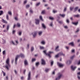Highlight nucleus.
Here are the masks:
<instances>
[{
    "label": "nucleus",
    "instance_id": "f257e3e1",
    "mask_svg": "<svg viewBox=\"0 0 80 80\" xmlns=\"http://www.w3.org/2000/svg\"><path fill=\"white\" fill-rule=\"evenodd\" d=\"M20 57H21L22 58H23L25 57L24 54H21L20 55L16 56L15 60V64H16V65H17V60H18V58H20Z\"/></svg>",
    "mask_w": 80,
    "mask_h": 80
},
{
    "label": "nucleus",
    "instance_id": "f03ea898",
    "mask_svg": "<svg viewBox=\"0 0 80 80\" xmlns=\"http://www.w3.org/2000/svg\"><path fill=\"white\" fill-rule=\"evenodd\" d=\"M6 63L7 64L4 66V67L8 70H9V68H8V67H10V63H9V58H8L7 59L6 61Z\"/></svg>",
    "mask_w": 80,
    "mask_h": 80
},
{
    "label": "nucleus",
    "instance_id": "7ed1b4c3",
    "mask_svg": "<svg viewBox=\"0 0 80 80\" xmlns=\"http://www.w3.org/2000/svg\"><path fill=\"white\" fill-rule=\"evenodd\" d=\"M58 77L56 78V80H58L59 79H60L61 77H62V74L60 72H59L58 74Z\"/></svg>",
    "mask_w": 80,
    "mask_h": 80
},
{
    "label": "nucleus",
    "instance_id": "20e7f679",
    "mask_svg": "<svg viewBox=\"0 0 80 80\" xmlns=\"http://www.w3.org/2000/svg\"><path fill=\"white\" fill-rule=\"evenodd\" d=\"M72 60H68L66 62V64H67V65H70L71 63H72Z\"/></svg>",
    "mask_w": 80,
    "mask_h": 80
},
{
    "label": "nucleus",
    "instance_id": "39448f33",
    "mask_svg": "<svg viewBox=\"0 0 80 80\" xmlns=\"http://www.w3.org/2000/svg\"><path fill=\"white\" fill-rule=\"evenodd\" d=\"M15 42L16 43H15V42H13V41H11V42L12 43V45H17L18 44V40H15Z\"/></svg>",
    "mask_w": 80,
    "mask_h": 80
},
{
    "label": "nucleus",
    "instance_id": "423d86ee",
    "mask_svg": "<svg viewBox=\"0 0 80 80\" xmlns=\"http://www.w3.org/2000/svg\"><path fill=\"white\" fill-rule=\"evenodd\" d=\"M71 70H72V71H75V69L77 68V67L74 66H72L71 67Z\"/></svg>",
    "mask_w": 80,
    "mask_h": 80
},
{
    "label": "nucleus",
    "instance_id": "0eeeda50",
    "mask_svg": "<svg viewBox=\"0 0 80 80\" xmlns=\"http://www.w3.org/2000/svg\"><path fill=\"white\" fill-rule=\"evenodd\" d=\"M43 53H45L46 55H48L49 58H51V55H50V53H47V51L45 50L43 51Z\"/></svg>",
    "mask_w": 80,
    "mask_h": 80
},
{
    "label": "nucleus",
    "instance_id": "6e6552de",
    "mask_svg": "<svg viewBox=\"0 0 80 80\" xmlns=\"http://www.w3.org/2000/svg\"><path fill=\"white\" fill-rule=\"evenodd\" d=\"M37 33V31L34 32L32 33L33 37H35Z\"/></svg>",
    "mask_w": 80,
    "mask_h": 80
},
{
    "label": "nucleus",
    "instance_id": "1a4fd4ad",
    "mask_svg": "<svg viewBox=\"0 0 80 80\" xmlns=\"http://www.w3.org/2000/svg\"><path fill=\"white\" fill-rule=\"evenodd\" d=\"M57 63L59 67H60V68H62L63 66V64L61 63H60L59 62H58Z\"/></svg>",
    "mask_w": 80,
    "mask_h": 80
},
{
    "label": "nucleus",
    "instance_id": "9d476101",
    "mask_svg": "<svg viewBox=\"0 0 80 80\" xmlns=\"http://www.w3.org/2000/svg\"><path fill=\"white\" fill-rule=\"evenodd\" d=\"M42 65H45L46 63H45V60L43 59H42Z\"/></svg>",
    "mask_w": 80,
    "mask_h": 80
},
{
    "label": "nucleus",
    "instance_id": "9b49d317",
    "mask_svg": "<svg viewBox=\"0 0 80 80\" xmlns=\"http://www.w3.org/2000/svg\"><path fill=\"white\" fill-rule=\"evenodd\" d=\"M31 72H29V74L28 75V80H29L31 79V78H30V75H31Z\"/></svg>",
    "mask_w": 80,
    "mask_h": 80
},
{
    "label": "nucleus",
    "instance_id": "f8f14e48",
    "mask_svg": "<svg viewBox=\"0 0 80 80\" xmlns=\"http://www.w3.org/2000/svg\"><path fill=\"white\" fill-rule=\"evenodd\" d=\"M35 23L36 25H39V20L38 19H35Z\"/></svg>",
    "mask_w": 80,
    "mask_h": 80
},
{
    "label": "nucleus",
    "instance_id": "ddd939ff",
    "mask_svg": "<svg viewBox=\"0 0 80 80\" xmlns=\"http://www.w3.org/2000/svg\"><path fill=\"white\" fill-rule=\"evenodd\" d=\"M42 33H43L42 31H39L38 32V34L39 36H41L42 35Z\"/></svg>",
    "mask_w": 80,
    "mask_h": 80
},
{
    "label": "nucleus",
    "instance_id": "4468645a",
    "mask_svg": "<svg viewBox=\"0 0 80 80\" xmlns=\"http://www.w3.org/2000/svg\"><path fill=\"white\" fill-rule=\"evenodd\" d=\"M60 16H61V17H62V18H64L65 17V14H59Z\"/></svg>",
    "mask_w": 80,
    "mask_h": 80
},
{
    "label": "nucleus",
    "instance_id": "2eb2a0df",
    "mask_svg": "<svg viewBox=\"0 0 80 80\" xmlns=\"http://www.w3.org/2000/svg\"><path fill=\"white\" fill-rule=\"evenodd\" d=\"M79 31L80 29L78 28L76 29V31H75V33H78V32H79Z\"/></svg>",
    "mask_w": 80,
    "mask_h": 80
},
{
    "label": "nucleus",
    "instance_id": "dca6fc26",
    "mask_svg": "<svg viewBox=\"0 0 80 80\" xmlns=\"http://www.w3.org/2000/svg\"><path fill=\"white\" fill-rule=\"evenodd\" d=\"M78 9V7H76L74 8V10L73 11L74 12H76L77 11Z\"/></svg>",
    "mask_w": 80,
    "mask_h": 80
},
{
    "label": "nucleus",
    "instance_id": "f3484780",
    "mask_svg": "<svg viewBox=\"0 0 80 80\" xmlns=\"http://www.w3.org/2000/svg\"><path fill=\"white\" fill-rule=\"evenodd\" d=\"M42 26L43 27V28H44V29L46 28V26L44 23H43L42 24Z\"/></svg>",
    "mask_w": 80,
    "mask_h": 80
},
{
    "label": "nucleus",
    "instance_id": "a211bd4d",
    "mask_svg": "<svg viewBox=\"0 0 80 80\" xmlns=\"http://www.w3.org/2000/svg\"><path fill=\"white\" fill-rule=\"evenodd\" d=\"M58 54H59V56H61V55L65 56V54H63L62 52H60Z\"/></svg>",
    "mask_w": 80,
    "mask_h": 80
},
{
    "label": "nucleus",
    "instance_id": "6ab92c4d",
    "mask_svg": "<svg viewBox=\"0 0 80 80\" xmlns=\"http://www.w3.org/2000/svg\"><path fill=\"white\" fill-rule=\"evenodd\" d=\"M59 48V46H57L55 48V50L56 52H58V51H59V50H58V48Z\"/></svg>",
    "mask_w": 80,
    "mask_h": 80
},
{
    "label": "nucleus",
    "instance_id": "aec40b11",
    "mask_svg": "<svg viewBox=\"0 0 80 80\" xmlns=\"http://www.w3.org/2000/svg\"><path fill=\"white\" fill-rule=\"evenodd\" d=\"M69 45H71V46H74V44L73 42H70L68 44Z\"/></svg>",
    "mask_w": 80,
    "mask_h": 80
},
{
    "label": "nucleus",
    "instance_id": "412c9836",
    "mask_svg": "<svg viewBox=\"0 0 80 80\" xmlns=\"http://www.w3.org/2000/svg\"><path fill=\"white\" fill-rule=\"evenodd\" d=\"M24 64L26 66L28 65V62H27V61L26 60L24 61Z\"/></svg>",
    "mask_w": 80,
    "mask_h": 80
},
{
    "label": "nucleus",
    "instance_id": "4be33fe9",
    "mask_svg": "<svg viewBox=\"0 0 80 80\" xmlns=\"http://www.w3.org/2000/svg\"><path fill=\"white\" fill-rule=\"evenodd\" d=\"M40 50H42L43 49H45V48L43 46H40L39 47Z\"/></svg>",
    "mask_w": 80,
    "mask_h": 80
},
{
    "label": "nucleus",
    "instance_id": "5701e85b",
    "mask_svg": "<svg viewBox=\"0 0 80 80\" xmlns=\"http://www.w3.org/2000/svg\"><path fill=\"white\" fill-rule=\"evenodd\" d=\"M22 32L21 31H19L18 32V34L19 36L22 35Z\"/></svg>",
    "mask_w": 80,
    "mask_h": 80
},
{
    "label": "nucleus",
    "instance_id": "b1692460",
    "mask_svg": "<svg viewBox=\"0 0 80 80\" xmlns=\"http://www.w3.org/2000/svg\"><path fill=\"white\" fill-rule=\"evenodd\" d=\"M40 5V2H39L38 3H37L36 4V7H38Z\"/></svg>",
    "mask_w": 80,
    "mask_h": 80
},
{
    "label": "nucleus",
    "instance_id": "393cba45",
    "mask_svg": "<svg viewBox=\"0 0 80 80\" xmlns=\"http://www.w3.org/2000/svg\"><path fill=\"white\" fill-rule=\"evenodd\" d=\"M72 24L74 25H77L78 24V22H72Z\"/></svg>",
    "mask_w": 80,
    "mask_h": 80
},
{
    "label": "nucleus",
    "instance_id": "a878e982",
    "mask_svg": "<svg viewBox=\"0 0 80 80\" xmlns=\"http://www.w3.org/2000/svg\"><path fill=\"white\" fill-rule=\"evenodd\" d=\"M57 21H58V23H63V21H59V20L58 19H57Z\"/></svg>",
    "mask_w": 80,
    "mask_h": 80
},
{
    "label": "nucleus",
    "instance_id": "bb28decb",
    "mask_svg": "<svg viewBox=\"0 0 80 80\" xmlns=\"http://www.w3.org/2000/svg\"><path fill=\"white\" fill-rule=\"evenodd\" d=\"M3 14V11H0V16Z\"/></svg>",
    "mask_w": 80,
    "mask_h": 80
},
{
    "label": "nucleus",
    "instance_id": "cd10ccee",
    "mask_svg": "<svg viewBox=\"0 0 80 80\" xmlns=\"http://www.w3.org/2000/svg\"><path fill=\"white\" fill-rule=\"evenodd\" d=\"M41 43L42 45H45V42L44 41H42Z\"/></svg>",
    "mask_w": 80,
    "mask_h": 80
},
{
    "label": "nucleus",
    "instance_id": "c85d7f7f",
    "mask_svg": "<svg viewBox=\"0 0 80 80\" xmlns=\"http://www.w3.org/2000/svg\"><path fill=\"white\" fill-rule=\"evenodd\" d=\"M17 25L18 27H20V26H21V25H20V23H17Z\"/></svg>",
    "mask_w": 80,
    "mask_h": 80
},
{
    "label": "nucleus",
    "instance_id": "c756f323",
    "mask_svg": "<svg viewBox=\"0 0 80 80\" xmlns=\"http://www.w3.org/2000/svg\"><path fill=\"white\" fill-rule=\"evenodd\" d=\"M6 19H7V20H9L8 14H7V15H6Z\"/></svg>",
    "mask_w": 80,
    "mask_h": 80
},
{
    "label": "nucleus",
    "instance_id": "7c9ffc66",
    "mask_svg": "<svg viewBox=\"0 0 80 80\" xmlns=\"http://www.w3.org/2000/svg\"><path fill=\"white\" fill-rule=\"evenodd\" d=\"M2 22H3V23H7V22L3 19H2Z\"/></svg>",
    "mask_w": 80,
    "mask_h": 80
},
{
    "label": "nucleus",
    "instance_id": "2f4dec72",
    "mask_svg": "<svg viewBox=\"0 0 80 80\" xmlns=\"http://www.w3.org/2000/svg\"><path fill=\"white\" fill-rule=\"evenodd\" d=\"M10 28V25H8L7 26V30L8 31L9 30V28Z\"/></svg>",
    "mask_w": 80,
    "mask_h": 80
},
{
    "label": "nucleus",
    "instance_id": "473e14b6",
    "mask_svg": "<svg viewBox=\"0 0 80 80\" xmlns=\"http://www.w3.org/2000/svg\"><path fill=\"white\" fill-rule=\"evenodd\" d=\"M55 57L56 58H58V57H60V54H58L56 55Z\"/></svg>",
    "mask_w": 80,
    "mask_h": 80
},
{
    "label": "nucleus",
    "instance_id": "72a5a7b5",
    "mask_svg": "<svg viewBox=\"0 0 80 80\" xmlns=\"http://www.w3.org/2000/svg\"><path fill=\"white\" fill-rule=\"evenodd\" d=\"M74 17H80V15H79V14H78L77 15H74Z\"/></svg>",
    "mask_w": 80,
    "mask_h": 80
},
{
    "label": "nucleus",
    "instance_id": "f704fd0d",
    "mask_svg": "<svg viewBox=\"0 0 80 80\" xmlns=\"http://www.w3.org/2000/svg\"><path fill=\"white\" fill-rule=\"evenodd\" d=\"M39 18L40 20H42V21H43V18H42V16H40Z\"/></svg>",
    "mask_w": 80,
    "mask_h": 80
},
{
    "label": "nucleus",
    "instance_id": "c9c22d12",
    "mask_svg": "<svg viewBox=\"0 0 80 80\" xmlns=\"http://www.w3.org/2000/svg\"><path fill=\"white\" fill-rule=\"evenodd\" d=\"M27 3V0H25V1H24L23 4H24V5H25V4H26V3Z\"/></svg>",
    "mask_w": 80,
    "mask_h": 80
},
{
    "label": "nucleus",
    "instance_id": "e433bc0d",
    "mask_svg": "<svg viewBox=\"0 0 80 80\" xmlns=\"http://www.w3.org/2000/svg\"><path fill=\"white\" fill-rule=\"evenodd\" d=\"M30 7V5H27L26 6V8H28Z\"/></svg>",
    "mask_w": 80,
    "mask_h": 80
},
{
    "label": "nucleus",
    "instance_id": "4c0bfd02",
    "mask_svg": "<svg viewBox=\"0 0 80 80\" xmlns=\"http://www.w3.org/2000/svg\"><path fill=\"white\" fill-rule=\"evenodd\" d=\"M34 50V48L32 47L31 48V52H32Z\"/></svg>",
    "mask_w": 80,
    "mask_h": 80
},
{
    "label": "nucleus",
    "instance_id": "58836bf2",
    "mask_svg": "<svg viewBox=\"0 0 80 80\" xmlns=\"http://www.w3.org/2000/svg\"><path fill=\"white\" fill-rule=\"evenodd\" d=\"M5 54H6V52L4 50L2 52V54L5 55Z\"/></svg>",
    "mask_w": 80,
    "mask_h": 80
},
{
    "label": "nucleus",
    "instance_id": "ea45409f",
    "mask_svg": "<svg viewBox=\"0 0 80 80\" xmlns=\"http://www.w3.org/2000/svg\"><path fill=\"white\" fill-rule=\"evenodd\" d=\"M48 70H49V69L48 68H46L45 70V72H48Z\"/></svg>",
    "mask_w": 80,
    "mask_h": 80
},
{
    "label": "nucleus",
    "instance_id": "a19ab883",
    "mask_svg": "<svg viewBox=\"0 0 80 80\" xmlns=\"http://www.w3.org/2000/svg\"><path fill=\"white\" fill-rule=\"evenodd\" d=\"M66 22L68 23H70V21H69V19H67L66 20Z\"/></svg>",
    "mask_w": 80,
    "mask_h": 80
},
{
    "label": "nucleus",
    "instance_id": "79ce46f5",
    "mask_svg": "<svg viewBox=\"0 0 80 80\" xmlns=\"http://www.w3.org/2000/svg\"><path fill=\"white\" fill-rule=\"evenodd\" d=\"M8 14L10 15H12V12H11V11H9L8 12Z\"/></svg>",
    "mask_w": 80,
    "mask_h": 80
},
{
    "label": "nucleus",
    "instance_id": "37998d69",
    "mask_svg": "<svg viewBox=\"0 0 80 80\" xmlns=\"http://www.w3.org/2000/svg\"><path fill=\"white\" fill-rule=\"evenodd\" d=\"M74 8L72 7H70V10L71 11H72L73 10V9Z\"/></svg>",
    "mask_w": 80,
    "mask_h": 80
},
{
    "label": "nucleus",
    "instance_id": "c03bdc74",
    "mask_svg": "<svg viewBox=\"0 0 80 80\" xmlns=\"http://www.w3.org/2000/svg\"><path fill=\"white\" fill-rule=\"evenodd\" d=\"M49 19L50 20H53V19H54V18L53 17H49Z\"/></svg>",
    "mask_w": 80,
    "mask_h": 80
},
{
    "label": "nucleus",
    "instance_id": "a18cd8bd",
    "mask_svg": "<svg viewBox=\"0 0 80 80\" xmlns=\"http://www.w3.org/2000/svg\"><path fill=\"white\" fill-rule=\"evenodd\" d=\"M14 19H15V20H17V21L18 20V18L17 17H15Z\"/></svg>",
    "mask_w": 80,
    "mask_h": 80
},
{
    "label": "nucleus",
    "instance_id": "49530a36",
    "mask_svg": "<svg viewBox=\"0 0 80 80\" xmlns=\"http://www.w3.org/2000/svg\"><path fill=\"white\" fill-rule=\"evenodd\" d=\"M65 48L66 49H67V50H68V49H69V47L68 46H66L65 47Z\"/></svg>",
    "mask_w": 80,
    "mask_h": 80
},
{
    "label": "nucleus",
    "instance_id": "de8ad7c7",
    "mask_svg": "<svg viewBox=\"0 0 80 80\" xmlns=\"http://www.w3.org/2000/svg\"><path fill=\"white\" fill-rule=\"evenodd\" d=\"M45 10L42 11V14H45Z\"/></svg>",
    "mask_w": 80,
    "mask_h": 80
},
{
    "label": "nucleus",
    "instance_id": "09e8293b",
    "mask_svg": "<svg viewBox=\"0 0 80 80\" xmlns=\"http://www.w3.org/2000/svg\"><path fill=\"white\" fill-rule=\"evenodd\" d=\"M77 64L78 65H80V60L78 61V62L77 63Z\"/></svg>",
    "mask_w": 80,
    "mask_h": 80
},
{
    "label": "nucleus",
    "instance_id": "8fccbe9b",
    "mask_svg": "<svg viewBox=\"0 0 80 80\" xmlns=\"http://www.w3.org/2000/svg\"><path fill=\"white\" fill-rule=\"evenodd\" d=\"M70 58L71 59V60H73V59L74 58V56H72Z\"/></svg>",
    "mask_w": 80,
    "mask_h": 80
},
{
    "label": "nucleus",
    "instance_id": "3c124183",
    "mask_svg": "<svg viewBox=\"0 0 80 80\" xmlns=\"http://www.w3.org/2000/svg\"><path fill=\"white\" fill-rule=\"evenodd\" d=\"M77 78H78L79 80H80V76L79 75H77Z\"/></svg>",
    "mask_w": 80,
    "mask_h": 80
},
{
    "label": "nucleus",
    "instance_id": "603ef678",
    "mask_svg": "<svg viewBox=\"0 0 80 80\" xmlns=\"http://www.w3.org/2000/svg\"><path fill=\"white\" fill-rule=\"evenodd\" d=\"M67 10V8H65L64 10V11L65 12H66V11Z\"/></svg>",
    "mask_w": 80,
    "mask_h": 80
},
{
    "label": "nucleus",
    "instance_id": "864d4df0",
    "mask_svg": "<svg viewBox=\"0 0 80 80\" xmlns=\"http://www.w3.org/2000/svg\"><path fill=\"white\" fill-rule=\"evenodd\" d=\"M16 32V31H15V30H13L12 31V34H14Z\"/></svg>",
    "mask_w": 80,
    "mask_h": 80
},
{
    "label": "nucleus",
    "instance_id": "5fc2aeb1",
    "mask_svg": "<svg viewBox=\"0 0 80 80\" xmlns=\"http://www.w3.org/2000/svg\"><path fill=\"white\" fill-rule=\"evenodd\" d=\"M53 53V52L49 51V53H49V54H50V55H50V54H51V53Z\"/></svg>",
    "mask_w": 80,
    "mask_h": 80
},
{
    "label": "nucleus",
    "instance_id": "6e6d98bb",
    "mask_svg": "<svg viewBox=\"0 0 80 80\" xmlns=\"http://www.w3.org/2000/svg\"><path fill=\"white\" fill-rule=\"evenodd\" d=\"M49 26H51V27L53 26V23H52V22H51V23H50V24L49 25Z\"/></svg>",
    "mask_w": 80,
    "mask_h": 80
},
{
    "label": "nucleus",
    "instance_id": "4d7b16f0",
    "mask_svg": "<svg viewBox=\"0 0 80 80\" xmlns=\"http://www.w3.org/2000/svg\"><path fill=\"white\" fill-rule=\"evenodd\" d=\"M30 12L31 13H33V11L32 9H31L30 11Z\"/></svg>",
    "mask_w": 80,
    "mask_h": 80
},
{
    "label": "nucleus",
    "instance_id": "13d9d810",
    "mask_svg": "<svg viewBox=\"0 0 80 80\" xmlns=\"http://www.w3.org/2000/svg\"><path fill=\"white\" fill-rule=\"evenodd\" d=\"M53 13H57V11H55V10H53Z\"/></svg>",
    "mask_w": 80,
    "mask_h": 80
},
{
    "label": "nucleus",
    "instance_id": "bf43d9fd",
    "mask_svg": "<svg viewBox=\"0 0 80 80\" xmlns=\"http://www.w3.org/2000/svg\"><path fill=\"white\" fill-rule=\"evenodd\" d=\"M53 64V61H52L51 62V65L52 66Z\"/></svg>",
    "mask_w": 80,
    "mask_h": 80
},
{
    "label": "nucleus",
    "instance_id": "052dcab7",
    "mask_svg": "<svg viewBox=\"0 0 80 80\" xmlns=\"http://www.w3.org/2000/svg\"><path fill=\"white\" fill-rule=\"evenodd\" d=\"M12 3H15V2H16V0H12Z\"/></svg>",
    "mask_w": 80,
    "mask_h": 80
},
{
    "label": "nucleus",
    "instance_id": "680f3d73",
    "mask_svg": "<svg viewBox=\"0 0 80 80\" xmlns=\"http://www.w3.org/2000/svg\"><path fill=\"white\" fill-rule=\"evenodd\" d=\"M38 65H39V62H38L36 63V65L37 66H38Z\"/></svg>",
    "mask_w": 80,
    "mask_h": 80
},
{
    "label": "nucleus",
    "instance_id": "e2e57ef3",
    "mask_svg": "<svg viewBox=\"0 0 80 80\" xmlns=\"http://www.w3.org/2000/svg\"><path fill=\"white\" fill-rule=\"evenodd\" d=\"M72 53H75V50L73 49L72 50Z\"/></svg>",
    "mask_w": 80,
    "mask_h": 80
},
{
    "label": "nucleus",
    "instance_id": "0e129e2a",
    "mask_svg": "<svg viewBox=\"0 0 80 80\" xmlns=\"http://www.w3.org/2000/svg\"><path fill=\"white\" fill-rule=\"evenodd\" d=\"M32 62H34V61H35V58L32 59Z\"/></svg>",
    "mask_w": 80,
    "mask_h": 80
},
{
    "label": "nucleus",
    "instance_id": "69168bd1",
    "mask_svg": "<svg viewBox=\"0 0 80 80\" xmlns=\"http://www.w3.org/2000/svg\"><path fill=\"white\" fill-rule=\"evenodd\" d=\"M14 72H15V74H17V71L16 70H15Z\"/></svg>",
    "mask_w": 80,
    "mask_h": 80
},
{
    "label": "nucleus",
    "instance_id": "338daca9",
    "mask_svg": "<svg viewBox=\"0 0 80 80\" xmlns=\"http://www.w3.org/2000/svg\"><path fill=\"white\" fill-rule=\"evenodd\" d=\"M24 78V77H21V79L22 80H23Z\"/></svg>",
    "mask_w": 80,
    "mask_h": 80
},
{
    "label": "nucleus",
    "instance_id": "774afa93",
    "mask_svg": "<svg viewBox=\"0 0 80 80\" xmlns=\"http://www.w3.org/2000/svg\"><path fill=\"white\" fill-rule=\"evenodd\" d=\"M78 75H80V72H79L77 73Z\"/></svg>",
    "mask_w": 80,
    "mask_h": 80
}]
</instances>
